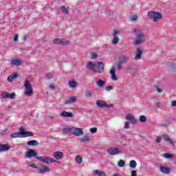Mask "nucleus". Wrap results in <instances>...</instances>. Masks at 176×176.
Listing matches in <instances>:
<instances>
[{
	"instance_id": "09e8293b",
	"label": "nucleus",
	"mask_w": 176,
	"mask_h": 176,
	"mask_svg": "<svg viewBox=\"0 0 176 176\" xmlns=\"http://www.w3.org/2000/svg\"><path fill=\"white\" fill-rule=\"evenodd\" d=\"M113 86H108L106 87L107 91H111V90H113Z\"/></svg>"
},
{
	"instance_id": "f03ea898",
	"label": "nucleus",
	"mask_w": 176,
	"mask_h": 176,
	"mask_svg": "<svg viewBox=\"0 0 176 176\" xmlns=\"http://www.w3.org/2000/svg\"><path fill=\"white\" fill-rule=\"evenodd\" d=\"M148 17L153 20L154 23H157V21H160L163 19V14L156 11H150L148 12Z\"/></svg>"
},
{
	"instance_id": "9b49d317",
	"label": "nucleus",
	"mask_w": 176,
	"mask_h": 176,
	"mask_svg": "<svg viewBox=\"0 0 176 176\" xmlns=\"http://www.w3.org/2000/svg\"><path fill=\"white\" fill-rule=\"evenodd\" d=\"M119 30H114L112 40L113 45H118V43H119V37H118V35H119Z\"/></svg>"
},
{
	"instance_id": "a211bd4d",
	"label": "nucleus",
	"mask_w": 176,
	"mask_h": 176,
	"mask_svg": "<svg viewBox=\"0 0 176 176\" xmlns=\"http://www.w3.org/2000/svg\"><path fill=\"white\" fill-rule=\"evenodd\" d=\"M160 171L163 174H170L171 170L170 169V168H168V166H160Z\"/></svg>"
},
{
	"instance_id": "9d476101",
	"label": "nucleus",
	"mask_w": 176,
	"mask_h": 176,
	"mask_svg": "<svg viewBox=\"0 0 176 176\" xmlns=\"http://www.w3.org/2000/svg\"><path fill=\"white\" fill-rule=\"evenodd\" d=\"M107 151L109 155H118V153H122V151L116 147L109 148Z\"/></svg>"
},
{
	"instance_id": "b1692460",
	"label": "nucleus",
	"mask_w": 176,
	"mask_h": 176,
	"mask_svg": "<svg viewBox=\"0 0 176 176\" xmlns=\"http://www.w3.org/2000/svg\"><path fill=\"white\" fill-rule=\"evenodd\" d=\"M94 174H95V175H98V176H107V174L105 173V172H104L101 170H94Z\"/></svg>"
},
{
	"instance_id": "c85d7f7f",
	"label": "nucleus",
	"mask_w": 176,
	"mask_h": 176,
	"mask_svg": "<svg viewBox=\"0 0 176 176\" xmlns=\"http://www.w3.org/2000/svg\"><path fill=\"white\" fill-rule=\"evenodd\" d=\"M69 86L71 87V89H75L76 86H78V82L75 80H71L69 82Z\"/></svg>"
},
{
	"instance_id": "7c9ffc66",
	"label": "nucleus",
	"mask_w": 176,
	"mask_h": 176,
	"mask_svg": "<svg viewBox=\"0 0 176 176\" xmlns=\"http://www.w3.org/2000/svg\"><path fill=\"white\" fill-rule=\"evenodd\" d=\"M10 137L11 138H23V136H21L19 132L12 133Z\"/></svg>"
},
{
	"instance_id": "c756f323",
	"label": "nucleus",
	"mask_w": 176,
	"mask_h": 176,
	"mask_svg": "<svg viewBox=\"0 0 176 176\" xmlns=\"http://www.w3.org/2000/svg\"><path fill=\"white\" fill-rule=\"evenodd\" d=\"M96 85L98 86V87H104V86H105V81L102 80H98L96 81Z\"/></svg>"
},
{
	"instance_id": "e433bc0d",
	"label": "nucleus",
	"mask_w": 176,
	"mask_h": 176,
	"mask_svg": "<svg viewBox=\"0 0 176 176\" xmlns=\"http://www.w3.org/2000/svg\"><path fill=\"white\" fill-rule=\"evenodd\" d=\"M25 137H34V133L32 132L26 131L23 135V138H25Z\"/></svg>"
},
{
	"instance_id": "aec40b11",
	"label": "nucleus",
	"mask_w": 176,
	"mask_h": 176,
	"mask_svg": "<svg viewBox=\"0 0 176 176\" xmlns=\"http://www.w3.org/2000/svg\"><path fill=\"white\" fill-rule=\"evenodd\" d=\"M162 137L165 140V141H166V142H168L170 144V145H174V142L173 141V140H171V138H170V136H168V135L164 134L162 135Z\"/></svg>"
},
{
	"instance_id": "e2e57ef3",
	"label": "nucleus",
	"mask_w": 176,
	"mask_h": 176,
	"mask_svg": "<svg viewBox=\"0 0 176 176\" xmlns=\"http://www.w3.org/2000/svg\"><path fill=\"white\" fill-rule=\"evenodd\" d=\"M50 118H51V119H53L54 117H50Z\"/></svg>"
},
{
	"instance_id": "864d4df0",
	"label": "nucleus",
	"mask_w": 176,
	"mask_h": 176,
	"mask_svg": "<svg viewBox=\"0 0 176 176\" xmlns=\"http://www.w3.org/2000/svg\"><path fill=\"white\" fill-rule=\"evenodd\" d=\"M129 122H125V125L124 126V129H130V126H129Z\"/></svg>"
},
{
	"instance_id": "f3484780",
	"label": "nucleus",
	"mask_w": 176,
	"mask_h": 176,
	"mask_svg": "<svg viewBox=\"0 0 176 176\" xmlns=\"http://www.w3.org/2000/svg\"><path fill=\"white\" fill-rule=\"evenodd\" d=\"M141 57H142V51L140 48L136 49V55L134 57V60H141Z\"/></svg>"
},
{
	"instance_id": "603ef678",
	"label": "nucleus",
	"mask_w": 176,
	"mask_h": 176,
	"mask_svg": "<svg viewBox=\"0 0 176 176\" xmlns=\"http://www.w3.org/2000/svg\"><path fill=\"white\" fill-rule=\"evenodd\" d=\"M18 39H19V34H15L14 36V41L17 42Z\"/></svg>"
},
{
	"instance_id": "6e6d98bb",
	"label": "nucleus",
	"mask_w": 176,
	"mask_h": 176,
	"mask_svg": "<svg viewBox=\"0 0 176 176\" xmlns=\"http://www.w3.org/2000/svg\"><path fill=\"white\" fill-rule=\"evenodd\" d=\"M171 107H176V100H173L170 103Z\"/></svg>"
},
{
	"instance_id": "f8f14e48",
	"label": "nucleus",
	"mask_w": 176,
	"mask_h": 176,
	"mask_svg": "<svg viewBox=\"0 0 176 176\" xmlns=\"http://www.w3.org/2000/svg\"><path fill=\"white\" fill-rule=\"evenodd\" d=\"M110 74L111 75V79L112 80H118V78L116 76V69L115 68V65H113L110 69Z\"/></svg>"
},
{
	"instance_id": "c03bdc74",
	"label": "nucleus",
	"mask_w": 176,
	"mask_h": 176,
	"mask_svg": "<svg viewBox=\"0 0 176 176\" xmlns=\"http://www.w3.org/2000/svg\"><path fill=\"white\" fill-rule=\"evenodd\" d=\"M98 57V55L96 53H93L91 54V60H96Z\"/></svg>"
},
{
	"instance_id": "dca6fc26",
	"label": "nucleus",
	"mask_w": 176,
	"mask_h": 176,
	"mask_svg": "<svg viewBox=\"0 0 176 176\" xmlns=\"http://www.w3.org/2000/svg\"><path fill=\"white\" fill-rule=\"evenodd\" d=\"M125 118L131 122V123H132L133 124H135L137 123V120H135V118L131 116V114H126Z\"/></svg>"
},
{
	"instance_id": "72a5a7b5",
	"label": "nucleus",
	"mask_w": 176,
	"mask_h": 176,
	"mask_svg": "<svg viewBox=\"0 0 176 176\" xmlns=\"http://www.w3.org/2000/svg\"><path fill=\"white\" fill-rule=\"evenodd\" d=\"M75 130V127H66L63 128V131H65V133H72Z\"/></svg>"
},
{
	"instance_id": "2f4dec72",
	"label": "nucleus",
	"mask_w": 176,
	"mask_h": 176,
	"mask_svg": "<svg viewBox=\"0 0 176 176\" xmlns=\"http://www.w3.org/2000/svg\"><path fill=\"white\" fill-rule=\"evenodd\" d=\"M21 137H23L24 136V135L25 134L26 131H25V129H24V126H21L20 129H19V132H18Z\"/></svg>"
},
{
	"instance_id": "13d9d810",
	"label": "nucleus",
	"mask_w": 176,
	"mask_h": 176,
	"mask_svg": "<svg viewBox=\"0 0 176 176\" xmlns=\"http://www.w3.org/2000/svg\"><path fill=\"white\" fill-rule=\"evenodd\" d=\"M30 38V35L27 34L23 36V41H27Z\"/></svg>"
},
{
	"instance_id": "7ed1b4c3",
	"label": "nucleus",
	"mask_w": 176,
	"mask_h": 176,
	"mask_svg": "<svg viewBox=\"0 0 176 176\" xmlns=\"http://www.w3.org/2000/svg\"><path fill=\"white\" fill-rule=\"evenodd\" d=\"M129 60H130V56L122 55L118 58V63L117 65V69L118 71H121V69H123V67H122V64H126L129 62Z\"/></svg>"
},
{
	"instance_id": "58836bf2",
	"label": "nucleus",
	"mask_w": 176,
	"mask_h": 176,
	"mask_svg": "<svg viewBox=\"0 0 176 176\" xmlns=\"http://www.w3.org/2000/svg\"><path fill=\"white\" fill-rule=\"evenodd\" d=\"M139 120L141 123H145L146 122V117L145 116H141Z\"/></svg>"
},
{
	"instance_id": "4468645a",
	"label": "nucleus",
	"mask_w": 176,
	"mask_h": 176,
	"mask_svg": "<svg viewBox=\"0 0 176 176\" xmlns=\"http://www.w3.org/2000/svg\"><path fill=\"white\" fill-rule=\"evenodd\" d=\"M2 98H10L11 100H15L16 94H14V93L9 94L8 92H4L2 94Z\"/></svg>"
},
{
	"instance_id": "bf43d9fd",
	"label": "nucleus",
	"mask_w": 176,
	"mask_h": 176,
	"mask_svg": "<svg viewBox=\"0 0 176 176\" xmlns=\"http://www.w3.org/2000/svg\"><path fill=\"white\" fill-rule=\"evenodd\" d=\"M156 89H157V91H158V93H162V91H163V90L162 89L159 88V87H157Z\"/></svg>"
},
{
	"instance_id": "20e7f679",
	"label": "nucleus",
	"mask_w": 176,
	"mask_h": 176,
	"mask_svg": "<svg viewBox=\"0 0 176 176\" xmlns=\"http://www.w3.org/2000/svg\"><path fill=\"white\" fill-rule=\"evenodd\" d=\"M37 160L39 162H42L45 164H50V163H60L59 161L54 160V158L52 157L43 156V157H36Z\"/></svg>"
},
{
	"instance_id": "6ab92c4d",
	"label": "nucleus",
	"mask_w": 176,
	"mask_h": 176,
	"mask_svg": "<svg viewBox=\"0 0 176 176\" xmlns=\"http://www.w3.org/2000/svg\"><path fill=\"white\" fill-rule=\"evenodd\" d=\"M60 116H61V118H72L74 114L71 112H67L64 111H62V113L60 114Z\"/></svg>"
},
{
	"instance_id": "c9c22d12",
	"label": "nucleus",
	"mask_w": 176,
	"mask_h": 176,
	"mask_svg": "<svg viewBox=\"0 0 176 176\" xmlns=\"http://www.w3.org/2000/svg\"><path fill=\"white\" fill-rule=\"evenodd\" d=\"M89 140H90V138L87 135H85L81 138L80 142H88V141H89Z\"/></svg>"
},
{
	"instance_id": "393cba45",
	"label": "nucleus",
	"mask_w": 176,
	"mask_h": 176,
	"mask_svg": "<svg viewBox=\"0 0 176 176\" xmlns=\"http://www.w3.org/2000/svg\"><path fill=\"white\" fill-rule=\"evenodd\" d=\"M87 68H88V69H90L91 71H94V69H96V64H93V63L91 62H88L87 65Z\"/></svg>"
},
{
	"instance_id": "4be33fe9",
	"label": "nucleus",
	"mask_w": 176,
	"mask_h": 176,
	"mask_svg": "<svg viewBox=\"0 0 176 176\" xmlns=\"http://www.w3.org/2000/svg\"><path fill=\"white\" fill-rule=\"evenodd\" d=\"M27 145L28 146H38V145H39V142L35 140H30L28 142Z\"/></svg>"
},
{
	"instance_id": "bb28decb",
	"label": "nucleus",
	"mask_w": 176,
	"mask_h": 176,
	"mask_svg": "<svg viewBox=\"0 0 176 176\" xmlns=\"http://www.w3.org/2000/svg\"><path fill=\"white\" fill-rule=\"evenodd\" d=\"M11 64L12 65H16V67H19L21 65V60H20L19 59H14L11 61Z\"/></svg>"
},
{
	"instance_id": "5fc2aeb1",
	"label": "nucleus",
	"mask_w": 176,
	"mask_h": 176,
	"mask_svg": "<svg viewBox=\"0 0 176 176\" xmlns=\"http://www.w3.org/2000/svg\"><path fill=\"white\" fill-rule=\"evenodd\" d=\"M50 89H51V90H54V89H56V87H54V85L50 84Z\"/></svg>"
},
{
	"instance_id": "a19ab883",
	"label": "nucleus",
	"mask_w": 176,
	"mask_h": 176,
	"mask_svg": "<svg viewBox=\"0 0 176 176\" xmlns=\"http://www.w3.org/2000/svg\"><path fill=\"white\" fill-rule=\"evenodd\" d=\"M173 154H170V153H164V157H165L166 159H171V157H173Z\"/></svg>"
},
{
	"instance_id": "4c0bfd02",
	"label": "nucleus",
	"mask_w": 176,
	"mask_h": 176,
	"mask_svg": "<svg viewBox=\"0 0 176 176\" xmlns=\"http://www.w3.org/2000/svg\"><path fill=\"white\" fill-rule=\"evenodd\" d=\"M124 164H126V162H124V160H120L118 162V166L119 167H124Z\"/></svg>"
},
{
	"instance_id": "5701e85b",
	"label": "nucleus",
	"mask_w": 176,
	"mask_h": 176,
	"mask_svg": "<svg viewBox=\"0 0 176 176\" xmlns=\"http://www.w3.org/2000/svg\"><path fill=\"white\" fill-rule=\"evenodd\" d=\"M10 149V146L8 144H0V152H5L6 151H9Z\"/></svg>"
},
{
	"instance_id": "680f3d73",
	"label": "nucleus",
	"mask_w": 176,
	"mask_h": 176,
	"mask_svg": "<svg viewBox=\"0 0 176 176\" xmlns=\"http://www.w3.org/2000/svg\"><path fill=\"white\" fill-rule=\"evenodd\" d=\"M113 176H120V175H119V174H114V175H113Z\"/></svg>"
},
{
	"instance_id": "2eb2a0df",
	"label": "nucleus",
	"mask_w": 176,
	"mask_h": 176,
	"mask_svg": "<svg viewBox=\"0 0 176 176\" xmlns=\"http://www.w3.org/2000/svg\"><path fill=\"white\" fill-rule=\"evenodd\" d=\"M72 134L76 137H80V135H83V131L80 128H76L74 129Z\"/></svg>"
},
{
	"instance_id": "f257e3e1",
	"label": "nucleus",
	"mask_w": 176,
	"mask_h": 176,
	"mask_svg": "<svg viewBox=\"0 0 176 176\" xmlns=\"http://www.w3.org/2000/svg\"><path fill=\"white\" fill-rule=\"evenodd\" d=\"M133 33L136 36V39L133 41L134 45H141V43H144V42L146 41L145 34L142 33L139 29H134Z\"/></svg>"
},
{
	"instance_id": "49530a36",
	"label": "nucleus",
	"mask_w": 176,
	"mask_h": 176,
	"mask_svg": "<svg viewBox=\"0 0 176 176\" xmlns=\"http://www.w3.org/2000/svg\"><path fill=\"white\" fill-rule=\"evenodd\" d=\"M46 78H47V79H52V78H53V74H52V73H48V74H46Z\"/></svg>"
},
{
	"instance_id": "473e14b6",
	"label": "nucleus",
	"mask_w": 176,
	"mask_h": 176,
	"mask_svg": "<svg viewBox=\"0 0 176 176\" xmlns=\"http://www.w3.org/2000/svg\"><path fill=\"white\" fill-rule=\"evenodd\" d=\"M129 167H131V168H135L137 167V162H135V160H131L129 162Z\"/></svg>"
},
{
	"instance_id": "4d7b16f0",
	"label": "nucleus",
	"mask_w": 176,
	"mask_h": 176,
	"mask_svg": "<svg viewBox=\"0 0 176 176\" xmlns=\"http://www.w3.org/2000/svg\"><path fill=\"white\" fill-rule=\"evenodd\" d=\"M30 167H32L33 168H36L38 170V166H36L35 164H30Z\"/></svg>"
},
{
	"instance_id": "cd10ccee",
	"label": "nucleus",
	"mask_w": 176,
	"mask_h": 176,
	"mask_svg": "<svg viewBox=\"0 0 176 176\" xmlns=\"http://www.w3.org/2000/svg\"><path fill=\"white\" fill-rule=\"evenodd\" d=\"M16 78H19V74H14V75L9 76L8 77L7 80H8V82H13V80L14 79H16Z\"/></svg>"
},
{
	"instance_id": "3c124183",
	"label": "nucleus",
	"mask_w": 176,
	"mask_h": 176,
	"mask_svg": "<svg viewBox=\"0 0 176 176\" xmlns=\"http://www.w3.org/2000/svg\"><path fill=\"white\" fill-rule=\"evenodd\" d=\"M131 176H137V170H132L131 172Z\"/></svg>"
},
{
	"instance_id": "6e6552de",
	"label": "nucleus",
	"mask_w": 176,
	"mask_h": 176,
	"mask_svg": "<svg viewBox=\"0 0 176 176\" xmlns=\"http://www.w3.org/2000/svg\"><path fill=\"white\" fill-rule=\"evenodd\" d=\"M38 173L39 174H45V173H49L50 171V168H49V166H46L43 164L38 165Z\"/></svg>"
},
{
	"instance_id": "79ce46f5",
	"label": "nucleus",
	"mask_w": 176,
	"mask_h": 176,
	"mask_svg": "<svg viewBox=\"0 0 176 176\" xmlns=\"http://www.w3.org/2000/svg\"><path fill=\"white\" fill-rule=\"evenodd\" d=\"M85 96L87 98L93 97V92L92 91H87V92H85Z\"/></svg>"
},
{
	"instance_id": "052dcab7",
	"label": "nucleus",
	"mask_w": 176,
	"mask_h": 176,
	"mask_svg": "<svg viewBox=\"0 0 176 176\" xmlns=\"http://www.w3.org/2000/svg\"><path fill=\"white\" fill-rule=\"evenodd\" d=\"M131 66H128V67H126V70L129 72V71H131Z\"/></svg>"
},
{
	"instance_id": "a878e982",
	"label": "nucleus",
	"mask_w": 176,
	"mask_h": 176,
	"mask_svg": "<svg viewBox=\"0 0 176 176\" xmlns=\"http://www.w3.org/2000/svg\"><path fill=\"white\" fill-rule=\"evenodd\" d=\"M76 101V96H72L65 101V104H74Z\"/></svg>"
},
{
	"instance_id": "f704fd0d",
	"label": "nucleus",
	"mask_w": 176,
	"mask_h": 176,
	"mask_svg": "<svg viewBox=\"0 0 176 176\" xmlns=\"http://www.w3.org/2000/svg\"><path fill=\"white\" fill-rule=\"evenodd\" d=\"M60 10L63 12V13H64V14H68L69 13L68 8H65L64 6L60 8Z\"/></svg>"
},
{
	"instance_id": "ddd939ff",
	"label": "nucleus",
	"mask_w": 176,
	"mask_h": 176,
	"mask_svg": "<svg viewBox=\"0 0 176 176\" xmlns=\"http://www.w3.org/2000/svg\"><path fill=\"white\" fill-rule=\"evenodd\" d=\"M54 43L55 45H68L69 43V41H67L65 39H60V38H56L54 40Z\"/></svg>"
},
{
	"instance_id": "ea45409f",
	"label": "nucleus",
	"mask_w": 176,
	"mask_h": 176,
	"mask_svg": "<svg viewBox=\"0 0 176 176\" xmlns=\"http://www.w3.org/2000/svg\"><path fill=\"white\" fill-rule=\"evenodd\" d=\"M76 162L78 164H80L82 163V157L77 155L76 157Z\"/></svg>"
},
{
	"instance_id": "1a4fd4ad",
	"label": "nucleus",
	"mask_w": 176,
	"mask_h": 176,
	"mask_svg": "<svg viewBox=\"0 0 176 176\" xmlns=\"http://www.w3.org/2000/svg\"><path fill=\"white\" fill-rule=\"evenodd\" d=\"M104 62H98V64H96L94 72H98L101 74L104 71Z\"/></svg>"
},
{
	"instance_id": "de8ad7c7",
	"label": "nucleus",
	"mask_w": 176,
	"mask_h": 176,
	"mask_svg": "<svg viewBox=\"0 0 176 176\" xmlns=\"http://www.w3.org/2000/svg\"><path fill=\"white\" fill-rule=\"evenodd\" d=\"M90 131L92 134H94L95 133H97V128H91Z\"/></svg>"
},
{
	"instance_id": "39448f33",
	"label": "nucleus",
	"mask_w": 176,
	"mask_h": 176,
	"mask_svg": "<svg viewBox=\"0 0 176 176\" xmlns=\"http://www.w3.org/2000/svg\"><path fill=\"white\" fill-rule=\"evenodd\" d=\"M24 87H25L26 89L25 91L24 92L25 96H27L28 97H31V96L34 94V91L32 89V86L31 85V83H30V81H25Z\"/></svg>"
},
{
	"instance_id": "423d86ee",
	"label": "nucleus",
	"mask_w": 176,
	"mask_h": 176,
	"mask_svg": "<svg viewBox=\"0 0 176 176\" xmlns=\"http://www.w3.org/2000/svg\"><path fill=\"white\" fill-rule=\"evenodd\" d=\"M25 157H27V159H30V157L36 159V157H38V153L32 148H29L25 153Z\"/></svg>"
},
{
	"instance_id": "37998d69",
	"label": "nucleus",
	"mask_w": 176,
	"mask_h": 176,
	"mask_svg": "<svg viewBox=\"0 0 176 176\" xmlns=\"http://www.w3.org/2000/svg\"><path fill=\"white\" fill-rule=\"evenodd\" d=\"M131 21H137L138 20V16L133 15L131 16Z\"/></svg>"
},
{
	"instance_id": "0eeeda50",
	"label": "nucleus",
	"mask_w": 176,
	"mask_h": 176,
	"mask_svg": "<svg viewBox=\"0 0 176 176\" xmlns=\"http://www.w3.org/2000/svg\"><path fill=\"white\" fill-rule=\"evenodd\" d=\"M96 105L99 107V108H112L113 107V104H107V102H104V100H98L96 101Z\"/></svg>"
},
{
	"instance_id": "8fccbe9b",
	"label": "nucleus",
	"mask_w": 176,
	"mask_h": 176,
	"mask_svg": "<svg viewBox=\"0 0 176 176\" xmlns=\"http://www.w3.org/2000/svg\"><path fill=\"white\" fill-rule=\"evenodd\" d=\"M156 142H158V143L162 142V137L157 136L156 138Z\"/></svg>"
},
{
	"instance_id": "a18cd8bd",
	"label": "nucleus",
	"mask_w": 176,
	"mask_h": 176,
	"mask_svg": "<svg viewBox=\"0 0 176 176\" xmlns=\"http://www.w3.org/2000/svg\"><path fill=\"white\" fill-rule=\"evenodd\" d=\"M154 106L155 107V108H160V107H162V103H160V102H155Z\"/></svg>"
},
{
	"instance_id": "412c9836",
	"label": "nucleus",
	"mask_w": 176,
	"mask_h": 176,
	"mask_svg": "<svg viewBox=\"0 0 176 176\" xmlns=\"http://www.w3.org/2000/svg\"><path fill=\"white\" fill-rule=\"evenodd\" d=\"M63 153L60 151H56L54 153V157L56 159V160H60V159L63 158Z\"/></svg>"
}]
</instances>
